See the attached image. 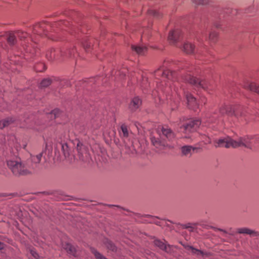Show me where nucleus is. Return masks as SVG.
Returning a JSON list of instances; mask_svg holds the SVG:
<instances>
[{
  "mask_svg": "<svg viewBox=\"0 0 259 259\" xmlns=\"http://www.w3.org/2000/svg\"><path fill=\"white\" fill-rule=\"evenodd\" d=\"M175 73L166 69L164 67H161L155 72V76L157 79L159 80V77L162 79L160 82L156 81L157 88L159 90H163V86L165 85L164 91L167 92L169 89H171V80L174 77Z\"/></svg>",
  "mask_w": 259,
  "mask_h": 259,
  "instance_id": "obj_1",
  "label": "nucleus"
},
{
  "mask_svg": "<svg viewBox=\"0 0 259 259\" xmlns=\"http://www.w3.org/2000/svg\"><path fill=\"white\" fill-rule=\"evenodd\" d=\"M7 165L13 174L16 176L28 174L35 168V166L33 165L29 166L28 163L22 162L19 159L8 160Z\"/></svg>",
  "mask_w": 259,
  "mask_h": 259,
  "instance_id": "obj_2",
  "label": "nucleus"
},
{
  "mask_svg": "<svg viewBox=\"0 0 259 259\" xmlns=\"http://www.w3.org/2000/svg\"><path fill=\"white\" fill-rule=\"evenodd\" d=\"M250 136H246L239 139L238 141H237L230 137L228 136V148L232 147L233 148H236L239 146H244L248 148H251V143Z\"/></svg>",
  "mask_w": 259,
  "mask_h": 259,
  "instance_id": "obj_3",
  "label": "nucleus"
},
{
  "mask_svg": "<svg viewBox=\"0 0 259 259\" xmlns=\"http://www.w3.org/2000/svg\"><path fill=\"white\" fill-rule=\"evenodd\" d=\"M183 79L190 84L197 87L207 90L208 83L206 81L203 80H199L198 78L192 76L190 74H187L183 77Z\"/></svg>",
  "mask_w": 259,
  "mask_h": 259,
  "instance_id": "obj_4",
  "label": "nucleus"
},
{
  "mask_svg": "<svg viewBox=\"0 0 259 259\" xmlns=\"http://www.w3.org/2000/svg\"><path fill=\"white\" fill-rule=\"evenodd\" d=\"M201 121L198 119L191 120L189 121L185 125H183V129L186 134L193 133L196 131L197 128L201 124Z\"/></svg>",
  "mask_w": 259,
  "mask_h": 259,
  "instance_id": "obj_5",
  "label": "nucleus"
},
{
  "mask_svg": "<svg viewBox=\"0 0 259 259\" xmlns=\"http://www.w3.org/2000/svg\"><path fill=\"white\" fill-rule=\"evenodd\" d=\"M245 112L242 107L239 105H235L230 107V111L229 113L228 112V116L234 115L237 118L242 117L245 116Z\"/></svg>",
  "mask_w": 259,
  "mask_h": 259,
  "instance_id": "obj_6",
  "label": "nucleus"
},
{
  "mask_svg": "<svg viewBox=\"0 0 259 259\" xmlns=\"http://www.w3.org/2000/svg\"><path fill=\"white\" fill-rule=\"evenodd\" d=\"M184 94L186 98L187 103L189 107L195 109L198 107V104L196 99L189 93H186L184 92Z\"/></svg>",
  "mask_w": 259,
  "mask_h": 259,
  "instance_id": "obj_7",
  "label": "nucleus"
},
{
  "mask_svg": "<svg viewBox=\"0 0 259 259\" xmlns=\"http://www.w3.org/2000/svg\"><path fill=\"white\" fill-rule=\"evenodd\" d=\"M181 31L179 30H175L169 32L168 36V40L171 44H175L180 38Z\"/></svg>",
  "mask_w": 259,
  "mask_h": 259,
  "instance_id": "obj_8",
  "label": "nucleus"
},
{
  "mask_svg": "<svg viewBox=\"0 0 259 259\" xmlns=\"http://www.w3.org/2000/svg\"><path fill=\"white\" fill-rule=\"evenodd\" d=\"M198 149V148L186 145L182 147L181 150L183 156L190 157L192 155L193 152Z\"/></svg>",
  "mask_w": 259,
  "mask_h": 259,
  "instance_id": "obj_9",
  "label": "nucleus"
},
{
  "mask_svg": "<svg viewBox=\"0 0 259 259\" xmlns=\"http://www.w3.org/2000/svg\"><path fill=\"white\" fill-rule=\"evenodd\" d=\"M47 24L44 22L36 24L33 27V33L38 35H42L45 30L47 29Z\"/></svg>",
  "mask_w": 259,
  "mask_h": 259,
  "instance_id": "obj_10",
  "label": "nucleus"
},
{
  "mask_svg": "<svg viewBox=\"0 0 259 259\" xmlns=\"http://www.w3.org/2000/svg\"><path fill=\"white\" fill-rule=\"evenodd\" d=\"M243 87L245 89L255 92L259 94V85H257L254 82H249L248 81H246L243 84Z\"/></svg>",
  "mask_w": 259,
  "mask_h": 259,
  "instance_id": "obj_11",
  "label": "nucleus"
},
{
  "mask_svg": "<svg viewBox=\"0 0 259 259\" xmlns=\"http://www.w3.org/2000/svg\"><path fill=\"white\" fill-rule=\"evenodd\" d=\"M236 232L239 234H247L250 236H257L259 235L258 232L246 227L238 228Z\"/></svg>",
  "mask_w": 259,
  "mask_h": 259,
  "instance_id": "obj_12",
  "label": "nucleus"
},
{
  "mask_svg": "<svg viewBox=\"0 0 259 259\" xmlns=\"http://www.w3.org/2000/svg\"><path fill=\"white\" fill-rule=\"evenodd\" d=\"M154 244L160 249L164 250L166 252L169 253L171 251V248L169 245H166L164 242H163L159 240L155 239L154 241Z\"/></svg>",
  "mask_w": 259,
  "mask_h": 259,
  "instance_id": "obj_13",
  "label": "nucleus"
},
{
  "mask_svg": "<svg viewBox=\"0 0 259 259\" xmlns=\"http://www.w3.org/2000/svg\"><path fill=\"white\" fill-rule=\"evenodd\" d=\"M141 104V100L139 97H136L133 99L129 107L131 110L135 111L140 107Z\"/></svg>",
  "mask_w": 259,
  "mask_h": 259,
  "instance_id": "obj_14",
  "label": "nucleus"
},
{
  "mask_svg": "<svg viewBox=\"0 0 259 259\" xmlns=\"http://www.w3.org/2000/svg\"><path fill=\"white\" fill-rule=\"evenodd\" d=\"M160 131L162 134L169 141L172 140L175 137L174 134L167 127H162Z\"/></svg>",
  "mask_w": 259,
  "mask_h": 259,
  "instance_id": "obj_15",
  "label": "nucleus"
},
{
  "mask_svg": "<svg viewBox=\"0 0 259 259\" xmlns=\"http://www.w3.org/2000/svg\"><path fill=\"white\" fill-rule=\"evenodd\" d=\"M185 248L188 250L192 254L197 255H203V253L202 251L197 249L196 248H195L192 246L189 245H183Z\"/></svg>",
  "mask_w": 259,
  "mask_h": 259,
  "instance_id": "obj_16",
  "label": "nucleus"
},
{
  "mask_svg": "<svg viewBox=\"0 0 259 259\" xmlns=\"http://www.w3.org/2000/svg\"><path fill=\"white\" fill-rule=\"evenodd\" d=\"M213 144L215 148L227 147V139L226 138L215 139Z\"/></svg>",
  "mask_w": 259,
  "mask_h": 259,
  "instance_id": "obj_17",
  "label": "nucleus"
},
{
  "mask_svg": "<svg viewBox=\"0 0 259 259\" xmlns=\"http://www.w3.org/2000/svg\"><path fill=\"white\" fill-rule=\"evenodd\" d=\"M183 48V51L187 54H191L195 52L194 46L189 42H185Z\"/></svg>",
  "mask_w": 259,
  "mask_h": 259,
  "instance_id": "obj_18",
  "label": "nucleus"
},
{
  "mask_svg": "<svg viewBox=\"0 0 259 259\" xmlns=\"http://www.w3.org/2000/svg\"><path fill=\"white\" fill-rule=\"evenodd\" d=\"M58 147H60L62 149V151L65 157H67L69 155V149L67 144L65 143H60L57 145Z\"/></svg>",
  "mask_w": 259,
  "mask_h": 259,
  "instance_id": "obj_19",
  "label": "nucleus"
},
{
  "mask_svg": "<svg viewBox=\"0 0 259 259\" xmlns=\"http://www.w3.org/2000/svg\"><path fill=\"white\" fill-rule=\"evenodd\" d=\"M132 50L135 51L139 55H143L147 51V48L145 47L132 46Z\"/></svg>",
  "mask_w": 259,
  "mask_h": 259,
  "instance_id": "obj_20",
  "label": "nucleus"
},
{
  "mask_svg": "<svg viewBox=\"0 0 259 259\" xmlns=\"http://www.w3.org/2000/svg\"><path fill=\"white\" fill-rule=\"evenodd\" d=\"M7 41L10 45H13L15 44L16 41V35L14 32H11L8 33Z\"/></svg>",
  "mask_w": 259,
  "mask_h": 259,
  "instance_id": "obj_21",
  "label": "nucleus"
},
{
  "mask_svg": "<svg viewBox=\"0 0 259 259\" xmlns=\"http://www.w3.org/2000/svg\"><path fill=\"white\" fill-rule=\"evenodd\" d=\"M251 148L259 146V136H250Z\"/></svg>",
  "mask_w": 259,
  "mask_h": 259,
  "instance_id": "obj_22",
  "label": "nucleus"
},
{
  "mask_svg": "<svg viewBox=\"0 0 259 259\" xmlns=\"http://www.w3.org/2000/svg\"><path fill=\"white\" fill-rule=\"evenodd\" d=\"M13 121H14V120L12 118H8L6 119L1 121H0V128L2 129V128L8 126L11 123L13 122Z\"/></svg>",
  "mask_w": 259,
  "mask_h": 259,
  "instance_id": "obj_23",
  "label": "nucleus"
},
{
  "mask_svg": "<svg viewBox=\"0 0 259 259\" xmlns=\"http://www.w3.org/2000/svg\"><path fill=\"white\" fill-rule=\"evenodd\" d=\"M64 248L69 253L72 254V255H74L75 248L70 244H69V243L65 244L64 246Z\"/></svg>",
  "mask_w": 259,
  "mask_h": 259,
  "instance_id": "obj_24",
  "label": "nucleus"
},
{
  "mask_svg": "<svg viewBox=\"0 0 259 259\" xmlns=\"http://www.w3.org/2000/svg\"><path fill=\"white\" fill-rule=\"evenodd\" d=\"M16 35L21 40L26 38L28 36V34L21 30H18L15 32Z\"/></svg>",
  "mask_w": 259,
  "mask_h": 259,
  "instance_id": "obj_25",
  "label": "nucleus"
},
{
  "mask_svg": "<svg viewBox=\"0 0 259 259\" xmlns=\"http://www.w3.org/2000/svg\"><path fill=\"white\" fill-rule=\"evenodd\" d=\"M42 157V153H39L36 155L32 156L31 157V160L32 162L35 164L38 163L41 160Z\"/></svg>",
  "mask_w": 259,
  "mask_h": 259,
  "instance_id": "obj_26",
  "label": "nucleus"
},
{
  "mask_svg": "<svg viewBox=\"0 0 259 259\" xmlns=\"http://www.w3.org/2000/svg\"><path fill=\"white\" fill-rule=\"evenodd\" d=\"M92 252L94 254L96 259H107L105 256L98 252L95 249H92Z\"/></svg>",
  "mask_w": 259,
  "mask_h": 259,
  "instance_id": "obj_27",
  "label": "nucleus"
},
{
  "mask_svg": "<svg viewBox=\"0 0 259 259\" xmlns=\"http://www.w3.org/2000/svg\"><path fill=\"white\" fill-rule=\"evenodd\" d=\"M51 80L50 79L46 78V79H43L41 81V82L40 84V86L41 88H45V87H48L50 84H51Z\"/></svg>",
  "mask_w": 259,
  "mask_h": 259,
  "instance_id": "obj_28",
  "label": "nucleus"
},
{
  "mask_svg": "<svg viewBox=\"0 0 259 259\" xmlns=\"http://www.w3.org/2000/svg\"><path fill=\"white\" fill-rule=\"evenodd\" d=\"M184 228L187 229L189 232H192L196 230V227L195 225L191 224H187L184 226Z\"/></svg>",
  "mask_w": 259,
  "mask_h": 259,
  "instance_id": "obj_29",
  "label": "nucleus"
},
{
  "mask_svg": "<svg viewBox=\"0 0 259 259\" xmlns=\"http://www.w3.org/2000/svg\"><path fill=\"white\" fill-rule=\"evenodd\" d=\"M60 113V111L58 109H55L53 110L51 113V118H54V119L59 116Z\"/></svg>",
  "mask_w": 259,
  "mask_h": 259,
  "instance_id": "obj_30",
  "label": "nucleus"
},
{
  "mask_svg": "<svg viewBox=\"0 0 259 259\" xmlns=\"http://www.w3.org/2000/svg\"><path fill=\"white\" fill-rule=\"evenodd\" d=\"M46 57L50 60H51L55 58L56 57L55 51L54 50H52L50 54H49V53H47V54H46Z\"/></svg>",
  "mask_w": 259,
  "mask_h": 259,
  "instance_id": "obj_31",
  "label": "nucleus"
},
{
  "mask_svg": "<svg viewBox=\"0 0 259 259\" xmlns=\"http://www.w3.org/2000/svg\"><path fill=\"white\" fill-rule=\"evenodd\" d=\"M149 14L151 15H152L156 18H159L160 17V14L159 12L155 10H150L148 12Z\"/></svg>",
  "mask_w": 259,
  "mask_h": 259,
  "instance_id": "obj_32",
  "label": "nucleus"
},
{
  "mask_svg": "<svg viewBox=\"0 0 259 259\" xmlns=\"http://www.w3.org/2000/svg\"><path fill=\"white\" fill-rule=\"evenodd\" d=\"M217 34L214 31H211L209 33L208 39L211 41H214L217 37Z\"/></svg>",
  "mask_w": 259,
  "mask_h": 259,
  "instance_id": "obj_33",
  "label": "nucleus"
},
{
  "mask_svg": "<svg viewBox=\"0 0 259 259\" xmlns=\"http://www.w3.org/2000/svg\"><path fill=\"white\" fill-rule=\"evenodd\" d=\"M45 69V66L42 63H40L35 67V70L36 71L41 72L44 71Z\"/></svg>",
  "mask_w": 259,
  "mask_h": 259,
  "instance_id": "obj_34",
  "label": "nucleus"
},
{
  "mask_svg": "<svg viewBox=\"0 0 259 259\" xmlns=\"http://www.w3.org/2000/svg\"><path fill=\"white\" fill-rule=\"evenodd\" d=\"M151 140L154 146L156 147H158L159 146H160L161 143L158 139H156L155 137H151Z\"/></svg>",
  "mask_w": 259,
  "mask_h": 259,
  "instance_id": "obj_35",
  "label": "nucleus"
},
{
  "mask_svg": "<svg viewBox=\"0 0 259 259\" xmlns=\"http://www.w3.org/2000/svg\"><path fill=\"white\" fill-rule=\"evenodd\" d=\"M121 130L122 131L123 136L127 137L128 136V131H127V127L124 125H122L121 126Z\"/></svg>",
  "mask_w": 259,
  "mask_h": 259,
  "instance_id": "obj_36",
  "label": "nucleus"
},
{
  "mask_svg": "<svg viewBox=\"0 0 259 259\" xmlns=\"http://www.w3.org/2000/svg\"><path fill=\"white\" fill-rule=\"evenodd\" d=\"M74 50H68L65 53V55L68 57H71L72 56H74Z\"/></svg>",
  "mask_w": 259,
  "mask_h": 259,
  "instance_id": "obj_37",
  "label": "nucleus"
},
{
  "mask_svg": "<svg viewBox=\"0 0 259 259\" xmlns=\"http://www.w3.org/2000/svg\"><path fill=\"white\" fill-rule=\"evenodd\" d=\"M107 247L111 250H114L115 249V246L113 244V243L110 242V241H109L108 242V245H107Z\"/></svg>",
  "mask_w": 259,
  "mask_h": 259,
  "instance_id": "obj_38",
  "label": "nucleus"
},
{
  "mask_svg": "<svg viewBox=\"0 0 259 259\" xmlns=\"http://www.w3.org/2000/svg\"><path fill=\"white\" fill-rule=\"evenodd\" d=\"M30 253L31 255L35 258H38L39 257V255L38 253L34 250H31Z\"/></svg>",
  "mask_w": 259,
  "mask_h": 259,
  "instance_id": "obj_39",
  "label": "nucleus"
},
{
  "mask_svg": "<svg viewBox=\"0 0 259 259\" xmlns=\"http://www.w3.org/2000/svg\"><path fill=\"white\" fill-rule=\"evenodd\" d=\"M201 103H203L204 104H205L206 102V99L205 97H203L201 99Z\"/></svg>",
  "mask_w": 259,
  "mask_h": 259,
  "instance_id": "obj_40",
  "label": "nucleus"
},
{
  "mask_svg": "<svg viewBox=\"0 0 259 259\" xmlns=\"http://www.w3.org/2000/svg\"><path fill=\"white\" fill-rule=\"evenodd\" d=\"M4 247V244L0 242V250L3 249Z\"/></svg>",
  "mask_w": 259,
  "mask_h": 259,
  "instance_id": "obj_41",
  "label": "nucleus"
},
{
  "mask_svg": "<svg viewBox=\"0 0 259 259\" xmlns=\"http://www.w3.org/2000/svg\"><path fill=\"white\" fill-rule=\"evenodd\" d=\"M175 87H176V84H174V90L176 92V93L178 94V96H179V94H180V93H177V91L176 90V89H175Z\"/></svg>",
  "mask_w": 259,
  "mask_h": 259,
  "instance_id": "obj_42",
  "label": "nucleus"
},
{
  "mask_svg": "<svg viewBox=\"0 0 259 259\" xmlns=\"http://www.w3.org/2000/svg\"><path fill=\"white\" fill-rule=\"evenodd\" d=\"M80 159L82 161H86V160H85L83 157H80Z\"/></svg>",
  "mask_w": 259,
  "mask_h": 259,
  "instance_id": "obj_43",
  "label": "nucleus"
},
{
  "mask_svg": "<svg viewBox=\"0 0 259 259\" xmlns=\"http://www.w3.org/2000/svg\"><path fill=\"white\" fill-rule=\"evenodd\" d=\"M84 48H85V50H87V48H88V46L87 45V46L84 45Z\"/></svg>",
  "mask_w": 259,
  "mask_h": 259,
  "instance_id": "obj_44",
  "label": "nucleus"
},
{
  "mask_svg": "<svg viewBox=\"0 0 259 259\" xmlns=\"http://www.w3.org/2000/svg\"><path fill=\"white\" fill-rule=\"evenodd\" d=\"M185 138H191V137L186 136H185Z\"/></svg>",
  "mask_w": 259,
  "mask_h": 259,
  "instance_id": "obj_45",
  "label": "nucleus"
},
{
  "mask_svg": "<svg viewBox=\"0 0 259 259\" xmlns=\"http://www.w3.org/2000/svg\"><path fill=\"white\" fill-rule=\"evenodd\" d=\"M122 73H123V75H125V72H123V71L122 72Z\"/></svg>",
  "mask_w": 259,
  "mask_h": 259,
  "instance_id": "obj_46",
  "label": "nucleus"
},
{
  "mask_svg": "<svg viewBox=\"0 0 259 259\" xmlns=\"http://www.w3.org/2000/svg\"><path fill=\"white\" fill-rule=\"evenodd\" d=\"M25 147H26V145H23V148H25Z\"/></svg>",
  "mask_w": 259,
  "mask_h": 259,
  "instance_id": "obj_47",
  "label": "nucleus"
}]
</instances>
